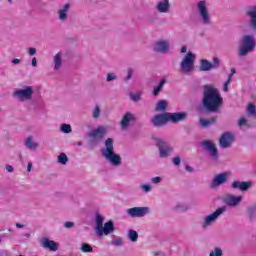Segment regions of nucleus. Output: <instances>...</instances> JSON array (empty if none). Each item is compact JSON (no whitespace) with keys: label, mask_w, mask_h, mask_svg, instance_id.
<instances>
[{"label":"nucleus","mask_w":256,"mask_h":256,"mask_svg":"<svg viewBox=\"0 0 256 256\" xmlns=\"http://www.w3.org/2000/svg\"><path fill=\"white\" fill-rule=\"evenodd\" d=\"M156 145L159 149L160 157L162 158H167L168 155H171V153H173V149L171 148V146H169L167 142H163V140L161 139L157 140Z\"/></svg>","instance_id":"9"},{"label":"nucleus","mask_w":256,"mask_h":256,"mask_svg":"<svg viewBox=\"0 0 256 256\" xmlns=\"http://www.w3.org/2000/svg\"><path fill=\"white\" fill-rule=\"evenodd\" d=\"M255 49V38L253 36L247 35L243 37L242 44L240 45L239 55L245 57L249 51Z\"/></svg>","instance_id":"4"},{"label":"nucleus","mask_w":256,"mask_h":256,"mask_svg":"<svg viewBox=\"0 0 256 256\" xmlns=\"http://www.w3.org/2000/svg\"><path fill=\"white\" fill-rule=\"evenodd\" d=\"M67 161H69V159L65 153H61L58 156V163H61V165H67Z\"/></svg>","instance_id":"34"},{"label":"nucleus","mask_w":256,"mask_h":256,"mask_svg":"<svg viewBox=\"0 0 256 256\" xmlns=\"http://www.w3.org/2000/svg\"><path fill=\"white\" fill-rule=\"evenodd\" d=\"M202 147H205L206 151H209L210 157L217 161L219 159V152L217 150V146L211 140H204L201 142Z\"/></svg>","instance_id":"7"},{"label":"nucleus","mask_w":256,"mask_h":256,"mask_svg":"<svg viewBox=\"0 0 256 256\" xmlns=\"http://www.w3.org/2000/svg\"><path fill=\"white\" fill-rule=\"evenodd\" d=\"M242 199H243V197H241V196H235L232 194H228L224 197V202L229 207H237V205L241 203Z\"/></svg>","instance_id":"14"},{"label":"nucleus","mask_w":256,"mask_h":256,"mask_svg":"<svg viewBox=\"0 0 256 256\" xmlns=\"http://www.w3.org/2000/svg\"><path fill=\"white\" fill-rule=\"evenodd\" d=\"M28 53H29V55H35V53H37V49L29 48Z\"/></svg>","instance_id":"50"},{"label":"nucleus","mask_w":256,"mask_h":256,"mask_svg":"<svg viewBox=\"0 0 256 256\" xmlns=\"http://www.w3.org/2000/svg\"><path fill=\"white\" fill-rule=\"evenodd\" d=\"M233 141H235V135L231 132H225L220 137V147H222V149H228V147L233 145Z\"/></svg>","instance_id":"8"},{"label":"nucleus","mask_w":256,"mask_h":256,"mask_svg":"<svg viewBox=\"0 0 256 256\" xmlns=\"http://www.w3.org/2000/svg\"><path fill=\"white\" fill-rule=\"evenodd\" d=\"M14 97L20 101H29L33 97V87L27 86L25 89L14 91Z\"/></svg>","instance_id":"6"},{"label":"nucleus","mask_w":256,"mask_h":256,"mask_svg":"<svg viewBox=\"0 0 256 256\" xmlns=\"http://www.w3.org/2000/svg\"><path fill=\"white\" fill-rule=\"evenodd\" d=\"M77 145H83V143L82 142H78Z\"/></svg>","instance_id":"61"},{"label":"nucleus","mask_w":256,"mask_h":256,"mask_svg":"<svg viewBox=\"0 0 256 256\" xmlns=\"http://www.w3.org/2000/svg\"><path fill=\"white\" fill-rule=\"evenodd\" d=\"M181 53H187V46H182Z\"/></svg>","instance_id":"56"},{"label":"nucleus","mask_w":256,"mask_h":256,"mask_svg":"<svg viewBox=\"0 0 256 256\" xmlns=\"http://www.w3.org/2000/svg\"><path fill=\"white\" fill-rule=\"evenodd\" d=\"M163 255V253H161V252H153V256H162Z\"/></svg>","instance_id":"60"},{"label":"nucleus","mask_w":256,"mask_h":256,"mask_svg":"<svg viewBox=\"0 0 256 256\" xmlns=\"http://www.w3.org/2000/svg\"><path fill=\"white\" fill-rule=\"evenodd\" d=\"M247 111L250 115H254L256 117V109H255V104L249 103Z\"/></svg>","instance_id":"35"},{"label":"nucleus","mask_w":256,"mask_h":256,"mask_svg":"<svg viewBox=\"0 0 256 256\" xmlns=\"http://www.w3.org/2000/svg\"><path fill=\"white\" fill-rule=\"evenodd\" d=\"M227 181V173H221L214 177V179L211 182V187H219V185H223Z\"/></svg>","instance_id":"18"},{"label":"nucleus","mask_w":256,"mask_h":256,"mask_svg":"<svg viewBox=\"0 0 256 256\" xmlns=\"http://www.w3.org/2000/svg\"><path fill=\"white\" fill-rule=\"evenodd\" d=\"M159 13H167L169 11V0H164V2H159L157 5Z\"/></svg>","instance_id":"24"},{"label":"nucleus","mask_w":256,"mask_h":256,"mask_svg":"<svg viewBox=\"0 0 256 256\" xmlns=\"http://www.w3.org/2000/svg\"><path fill=\"white\" fill-rule=\"evenodd\" d=\"M246 15L250 17V23L253 29H256V6H250L246 11Z\"/></svg>","instance_id":"21"},{"label":"nucleus","mask_w":256,"mask_h":256,"mask_svg":"<svg viewBox=\"0 0 256 256\" xmlns=\"http://www.w3.org/2000/svg\"><path fill=\"white\" fill-rule=\"evenodd\" d=\"M54 63H55V66H54V69H59V67H61V63H62V60H61V54H56L54 56Z\"/></svg>","instance_id":"33"},{"label":"nucleus","mask_w":256,"mask_h":256,"mask_svg":"<svg viewBox=\"0 0 256 256\" xmlns=\"http://www.w3.org/2000/svg\"><path fill=\"white\" fill-rule=\"evenodd\" d=\"M80 250L82 253H93V246L87 243H82Z\"/></svg>","instance_id":"30"},{"label":"nucleus","mask_w":256,"mask_h":256,"mask_svg":"<svg viewBox=\"0 0 256 256\" xmlns=\"http://www.w3.org/2000/svg\"><path fill=\"white\" fill-rule=\"evenodd\" d=\"M131 121H135V116H133V114H131L130 112H127L121 122H120V126L123 130L127 129L129 127V123H131Z\"/></svg>","instance_id":"19"},{"label":"nucleus","mask_w":256,"mask_h":256,"mask_svg":"<svg viewBox=\"0 0 256 256\" xmlns=\"http://www.w3.org/2000/svg\"><path fill=\"white\" fill-rule=\"evenodd\" d=\"M114 79H117V76H115V74L110 73L107 75V81H114Z\"/></svg>","instance_id":"47"},{"label":"nucleus","mask_w":256,"mask_h":256,"mask_svg":"<svg viewBox=\"0 0 256 256\" xmlns=\"http://www.w3.org/2000/svg\"><path fill=\"white\" fill-rule=\"evenodd\" d=\"M69 7H71L70 4H65L63 9L59 10V19L62 21L67 19V11H69Z\"/></svg>","instance_id":"27"},{"label":"nucleus","mask_w":256,"mask_h":256,"mask_svg":"<svg viewBox=\"0 0 256 256\" xmlns=\"http://www.w3.org/2000/svg\"><path fill=\"white\" fill-rule=\"evenodd\" d=\"M255 211H256L255 207L248 208V214H249L250 219H252L253 215H255Z\"/></svg>","instance_id":"43"},{"label":"nucleus","mask_w":256,"mask_h":256,"mask_svg":"<svg viewBox=\"0 0 256 256\" xmlns=\"http://www.w3.org/2000/svg\"><path fill=\"white\" fill-rule=\"evenodd\" d=\"M64 227H66V229H71V227H73V222H65Z\"/></svg>","instance_id":"49"},{"label":"nucleus","mask_w":256,"mask_h":256,"mask_svg":"<svg viewBox=\"0 0 256 256\" xmlns=\"http://www.w3.org/2000/svg\"><path fill=\"white\" fill-rule=\"evenodd\" d=\"M239 127H243V125H247V119L240 118L238 122Z\"/></svg>","instance_id":"45"},{"label":"nucleus","mask_w":256,"mask_h":256,"mask_svg":"<svg viewBox=\"0 0 256 256\" xmlns=\"http://www.w3.org/2000/svg\"><path fill=\"white\" fill-rule=\"evenodd\" d=\"M25 145L28 147V149H31V151H35V149L39 147V144L33 141V137H28L25 141Z\"/></svg>","instance_id":"25"},{"label":"nucleus","mask_w":256,"mask_h":256,"mask_svg":"<svg viewBox=\"0 0 256 256\" xmlns=\"http://www.w3.org/2000/svg\"><path fill=\"white\" fill-rule=\"evenodd\" d=\"M12 63H14V65H17V64L21 63V60L16 58V59L12 60Z\"/></svg>","instance_id":"55"},{"label":"nucleus","mask_w":256,"mask_h":256,"mask_svg":"<svg viewBox=\"0 0 256 256\" xmlns=\"http://www.w3.org/2000/svg\"><path fill=\"white\" fill-rule=\"evenodd\" d=\"M101 115V108L99 106H96L94 111H93V118L94 119H99V116Z\"/></svg>","instance_id":"37"},{"label":"nucleus","mask_w":256,"mask_h":256,"mask_svg":"<svg viewBox=\"0 0 256 256\" xmlns=\"http://www.w3.org/2000/svg\"><path fill=\"white\" fill-rule=\"evenodd\" d=\"M42 247H44V249H49V251H57V249H59V244L53 240H49V238H43Z\"/></svg>","instance_id":"17"},{"label":"nucleus","mask_w":256,"mask_h":256,"mask_svg":"<svg viewBox=\"0 0 256 256\" xmlns=\"http://www.w3.org/2000/svg\"><path fill=\"white\" fill-rule=\"evenodd\" d=\"M62 133H71V125L69 124H62L61 125Z\"/></svg>","instance_id":"38"},{"label":"nucleus","mask_w":256,"mask_h":256,"mask_svg":"<svg viewBox=\"0 0 256 256\" xmlns=\"http://www.w3.org/2000/svg\"><path fill=\"white\" fill-rule=\"evenodd\" d=\"M202 103L207 111L216 113L223 105V97H221L219 90L214 87H208L204 91Z\"/></svg>","instance_id":"1"},{"label":"nucleus","mask_w":256,"mask_h":256,"mask_svg":"<svg viewBox=\"0 0 256 256\" xmlns=\"http://www.w3.org/2000/svg\"><path fill=\"white\" fill-rule=\"evenodd\" d=\"M156 111H167V101L160 100L156 105Z\"/></svg>","instance_id":"29"},{"label":"nucleus","mask_w":256,"mask_h":256,"mask_svg":"<svg viewBox=\"0 0 256 256\" xmlns=\"http://www.w3.org/2000/svg\"><path fill=\"white\" fill-rule=\"evenodd\" d=\"M152 183H154V184L161 183V177L157 176V177L153 178Z\"/></svg>","instance_id":"48"},{"label":"nucleus","mask_w":256,"mask_h":256,"mask_svg":"<svg viewBox=\"0 0 256 256\" xmlns=\"http://www.w3.org/2000/svg\"><path fill=\"white\" fill-rule=\"evenodd\" d=\"M214 123H217V118H211L209 120H205L203 118L200 119L201 127H211Z\"/></svg>","instance_id":"26"},{"label":"nucleus","mask_w":256,"mask_h":256,"mask_svg":"<svg viewBox=\"0 0 256 256\" xmlns=\"http://www.w3.org/2000/svg\"><path fill=\"white\" fill-rule=\"evenodd\" d=\"M115 231V225L113 221H108L101 227L100 231L97 232L98 237H103V235H109Z\"/></svg>","instance_id":"15"},{"label":"nucleus","mask_w":256,"mask_h":256,"mask_svg":"<svg viewBox=\"0 0 256 256\" xmlns=\"http://www.w3.org/2000/svg\"><path fill=\"white\" fill-rule=\"evenodd\" d=\"M198 11L203 19V23L209 24V11L205 5V1L198 2Z\"/></svg>","instance_id":"16"},{"label":"nucleus","mask_w":256,"mask_h":256,"mask_svg":"<svg viewBox=\"0 0 256 256\" xmlns=\"http://www.w3.org/2000/svg\"><path fill=\"white\" fill-rule=\"evenodd\" d=\"M166 80L162 79L159 83V85L154 89L153 91V95H155V97H157V95H159V93L161 92V90L163 89V85H165Z\"/></svg>","instance_id":"31"},{"label":"nucleus","mask_w":256,"mask_h":256,"mask_svg":"<svg viewBox=\"0 0 256 256\" xmlns=\"http://www.w3.org/2000/svg\"><path fill=\"white\" fill-rule=\"evenodd\" d=\"M195 69V54L188 52L180 64L182 73H191Z\"/></svg>","instance_id":"3"},{"label":"nucleus","mask_w":256,"mask_h":256,"mask_svg":"<svg viewBox=\"0 0 256 256\" xmlns=\"http://www.w3.org/2000/svg\"><path fill=\"white\" fill-rule=\"evenodd\" d=\"M209 256H223V250L221 248H215Z\"/></svg>","instance_id":"39"},{"label":"nucleus","mask_w":256,"mask_h":256,"mask_svg":"<svg viewBox=\"0 0 256 256\" xmlns=\"http://www.w3.org/2000/svg\"><path fill=\"white\" fill-rule=\"evenodd\" d=\"M128 215H130V217H145V215H147V213H149V208L147 207H134V208H129L127 210Z\"/></svg>","instance_id":"11"},{"label":"nucleus","mask_w":256,"mask_h":256,"mask_svg":"<svg viewBox=\"0 0 256 256\" xmlns=\"http://www.w3.org/2000/svg\"><path fill=\"white\" fill-rule=\"evenodd\" d=\"M103 227V216L101 214H96V233H99Z\"/></svg>","instance_id":"28"},{"label":"nucleus","mask_w":256,"mask_h":256,"mask_svg":"<svg viewBox=\"0 0 256 256\" xmlns=\"http://www.w3.org/2000/svg\"><path fill=\"white\" fill-rule=\"evenodd\" d=\"M142 189H143V191H145L146 193H149V191H151V185H149V184H143V185H142Z\"/></svg>","instance_id":"44"},{"label":"nucleus","mask_w":256,"mask_h":256,"mask_svg":"<svg viewBox=\"0 0 256 256\" xmlns=\"http://www.w3.org/2000/svg\"><path fill=\"white\" fill-rule=\"evenodd\" d=\"M174 165H181V158L179 156H176L173 158Z\"/></svg>","instance_id":"46"},{"label":"nucleus","mask_w":256,"mask_h":256,"mask_svg":"<svg viewBox=\"0 0 256 256\" xmlns=\"http://www.w3.org/2000/svg\"><path fill=\"white\" fill-rule=\"evenodd\" d=\"M6 171H8V173H13V166L7 165L6 166Z\"/></svg>","instance_id":"51"},{"label":"nucleus","mask_w":256,"mask_h":256,"mask_svg":"<svg viewBox=\"0 0 256 256\" xmlns=\"http://www.w3.org/2000/svg\"><path fill=\"white\" fill-rule=\"evenodd\" d=\"M229 85H231V75L228 76V79L224 83L223 91H225V93L229 92Z\"/></svg>","instance_id":"36"},{"label":"nucleus","mask_w":256,"mask_h":256,"mask_svg":"<svg viewBox=\"0 0 256 256\" xmlns=\"http://www.w3.org/2000/svg\"><path fill=\"white\" fill-rule=\"evenodd\" d=\"M211 69H213V63L209 62V60H201L200 71H211Z\"/></svg>","instance_id":"23"},{"label":"nucleus","mask_w":256,"mask_h":256,"mask_svg":"<svg viewBox=\"0 0 256 256\" xmlns=\"http://www.w3.org/2000/svg\"><path fill=\"white\" fill-rule=\"evenodd\" d=\"M235 73H237V71L235 70V68H232L231 69V74H229V75H231V78L233 77V75H235Z\"/></svg>","instance_id":"57"},{"label":"nucleus","mask_w":256,"mask_h":256,"mask_svg":"<svg viewBox=\"0 0 256 256\" xmlns=\"http://www.w3.org/2000/svg\"><path fill=\"white\" fill-rule=\"evenodd\" d=\"M225 210H226L225 207H220L214 213L206 216L203 227H209L211 223L217 220V217H219V215H223V213H225Z\"/></svg>","instance_id":"10"},{"label":"nucleus","mask_w":256,"mask_h":256,"mask_svg":"<svg viewBox=\"0 0 256 256\" xmlns=\"http://www.w3.org/2000/svg\"><path fill=\"white\" fill-rule=\"evenodd\" d=\"M112 245H114L115 247H121V245H123V238H117L113 240Z\"/></svg>","instance_id":"40"},{"label":"nucleus","mask_w":256,"mask_h":256,"mask_svg":"<svg viewBox=\"0 0 256 256\" xmlns=\"http://www.w3.org/2000/svg\"><path fill=\"white\" fill-rule=\"evenodd\" d=\"M130 99H132V101H140L141 100V94L139 93H135V94H130Z\"/></svg>","instance_id":"41"},{"label":"nucleus","mask_w":256,"mask_h":256,"mask_svg":"<svg viewBox=\"0 0 256 256\" xmlns=\"http://www.w3.org/2000/svg\"><path fill=\"white\" fill-rule=\"evenodd\" d=\"M251 182L234 181L232 189H239L240 191H247L251 187Z\"/></svg>","instance_id":"22"},{"label":"nucleus","mask_w":256,"mask_h":256,"mask_svg":"<svg viewBox=\"0 0 256 256\" xmlns=\"http://www.w3.org/2000/svg\"><path fill=\"white\" fill-rule=\"evenodd\" d=\"M32 67H37V58H32Z\"/></svg>","instance_id":"52"},{"label":"nucleus","mask_w":256,"mask_h":256,"mask_svg":"<svg viewBox=\"0 0 256 256\" xmlns=\"http://www.w3.org/2000/svg\"><path fill=\"white\" fill-rule=\"evenodd\" d=\"M103 157L107 159L112 165H115L116 167L121 165V156L118 154H115L114 148H113V139L107 138L105 141V149L102 151Z\"/></svg>","instance_id":"2"},{"label":"nucleus","mask_w":256,"mask_h":256,"mask_svg":"<svg viewBox=\"0 0 256 256\" xmlns=\"http://www.w3.org/2000/svg\"><path fill=\"white\" fill-rule=\"evenodd\" d=\"M17 229H23L25 226L19 223H16Z\"/></svg>","instance_id":"58"},{"label":"nucleus","mask_w":256,"mask_h":256,"mask_svg":"<svg viewBox=\"0 0 256 256\" xmlns=\"http://www.w3.org/2000/svg\"><path fill=\"white\" fill-rule=\"evenodd\" d=\"M107 133V128L103 126H99L96 129H93L92 131L88 132L87 137L91 139L92 143H99L103 141V137H105V134Z\"/></svg>","instance_id":"5"},{"label":"nucleus","mask_w":256,"mask_h":256,"mask_svg":"<svg viewBox=\"0 0 256 256\" xmlns=\"http://www.w3.org/2000/svg\"><path fill=\"white\" fill-rule=\"evenodd\" d=\"M128 237H129L130 241H132V243H135V241H137V239H139V234L135 230H130Z\"/></svg>","instance_id":"32"},{"label":"nucleus","mask_w":256,"mask_h":256,"mask_svg":"<svg viewBox=\"0 0 256 256\" xmlns=\"http://www.w3.org/2000/svg\"><path fill=\"white\" fill-rule=\"evenodd\" d=\"M186 171H188L189 173H191V171H193V168L191 166H186Z\"/></svg>","instance_id":"59"},{"label":"nucleus","mask_w":256,"mask_h":256,"mask_svg":"<svg viewBox=\"0 0 256 256\" xmlns=\"http://www.w3.org/2000/svg\"><path fill=\"white\" fill-rule=\"evenodd\" d=\"M154 51L159 53H167V51H169V43H167L165 40L156 42Z\"/></svg>","instance_id":"20"},{"label":"nucleus","mask_w":256,"mask_h":256,"mask_svg":"<svg viewBox=\"0 0 256 256\" xmlns=\"http://www.w3.org/2000/svg\"><path fill=\"white\" fill-rule=\"evenodd\" d=\"M132 75H133V71L131 69H129L127 79H131Z\"/></svg>","instance_id":"53"},{"label":"nucleus","mask_w":256,"mask_h":256,"mask_svg":"<svg viewBox=\"0 0 256 256\" xmlns=\"http://www.w3.org/2000/svg\"><path fill=\"white\" fill-rule=\"evenodd\" d=\"M169 122V117L167 112L164 114H157L152 118V123L154 127H161V125H165V123Z\"/></svg>","instance_id":"13"},{"label":"nucleus","mask_w":256,"mask_h":256,"mask_svg":"<svg viewBox=\"0 0 256 256\" xmlns=\"http://www.w3.org/2000/svg\"><path fill=\"white\" fill-rule=\"evenodd\" d=\"M168 121L171 123H180V121H185L187 119V112H177V113H169Z\"/></svg>","instance_id":"12"},{"label":"nucleus","mask_w":256,"mask_h":256,"mask_svg":"<svg viewBox=\"0 0 256 256\" xmlns=\"http://www.w3.org/2000/svg\"><path fill=\"white\" fill-rule=\"evenodd\" d=\"M219 58H214L212 63V69H219Z\"/></svg>","instance_id":"42"},{"label":"nucleus","mask_w":256,"mask_h":256,"mask_svg":"<svg viewBox=\"0 0 256 256\" xmlns=\"http://www.w3.org/2000/svg\"><path fill=\"white\" fill-rule=\"evenodd\" d=\"M33 167V163L29 162L27 166V171L30 172Z\"/></svg>","instance_id":"54"}]
</instances>
